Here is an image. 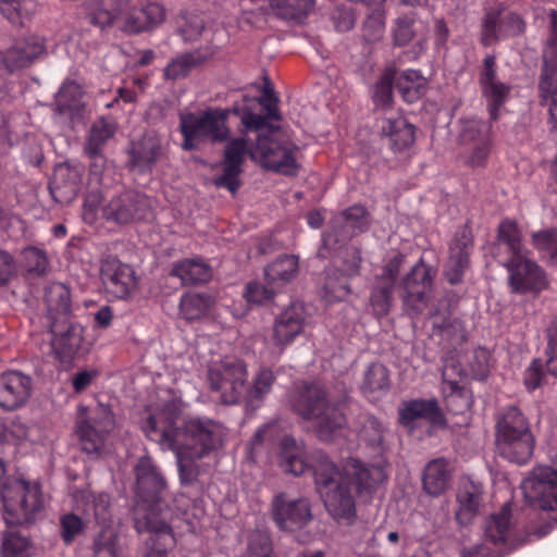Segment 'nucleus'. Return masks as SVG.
<instances>
[{"label":"nucleus","instance_id":"b1692460","mask_svg":"<svg viewBox=\"0 0 557 557\" xmlns=\"http://www.w3.org/2000/svg\"><path fill=\"white\" fill-rule=\"evenodd\" d=\"M32 379L20 371L0 375V407L12 411L22 407L30 397Z\"/></svg>","mask_w":557,"mask_h":557},{"label":"nucleus","instance_id":"c9c22d12","mask_svg":"<svg viewBox=\"0 0 557 557\" xmlns=\"http://www.w3.org/2000/svg\"><path fill=\"white\" fill-rule=\"evenodd\" d=\"M297 271L298 258L294 255H283L264 269V276L270 285L281 287L289 283Z\"/></svg>","mask_w":557,"mask_h":557},{"label":"nucleus","instance_id":"2f4dec72","mask_svg":"<svg viewBox=\"0 0 557 557\" xmlns=\"http://www.w3.org/2000/svg\"><path fill=\"white\" fill-rule=\"evenodd\" d=\"M171 275L178 277L183 285H195L207 283L212 277V270L203 259L191 258L175 262Z\"/></svg>","mask_w":557,"mask_h":557},{"label":"nucleus","instance_id":"7c9ffc66","mask_svg":"<svg viewBox=\"0 0 557 557\" xmlns=\"http://www.w3.org/2000/svg\"><path fill=\"white\" fill-rule=\"evenodd\" d=\"M49 324L54 321L66 322L71 309L70 289L62 283H51L45 292Z\"/></svg>","mask_w":557,"mask_h":557},{"label":"nucleus","instance_id":"58836bf2","mask_svg":"<svg viewBox=\"0 0 557 557\" xmlns=\"http://www.w3.org/2000/svg\"><path fill=\"white\" fill-rule=\"evenodd\" d=\"M469 243L463 239H455L449 248V260L446 264L445 276L450 284L461 281L463 272L469 263Z\"/></svg>","mask_w":557,"mask_h":557},{"label":"nucleus","instance_id":"6ab92c4d","mask_svg":"<svg viewBox=\"0 0 557 557\" xmlns=\"http://www.w3.org/2000/svg\"><path fill=\"white\" fill-rule=\"evenodd\" d=\"M524 23L519 14L507 9H491L482 21L480 41L488 47L507 37L521 34Z\"/></svg>","mask_w":557,"mask_h":557},{"label":"nucleus","instance_id":"8fccbe9b","mask_svg":"<svg viewBox=\"0 0 557 557\" xmlns=\"http://www.w3.org/2000/svg\"><path fill=\"white\" fill-rule=\"evenodd\" d=\"M202 60V55L198 52H186L177 55L164 69V76L173 81L185 77Z\"/></svg>","mask_w":557,"mask_h":557},{"label":"nucleus","instance_id":"bf43d9fd","mask_svg":"<svg viewBox=\"0 0 557 557\" xmlns=\"http://www.w3.org/2000/svg\"><path fill=\"white\" fill-rule=\"evenodd\" d=\"M86 527L87 522L73 512L60 517V534L66 545L72 544L85 531Z\"/></svg>","mask_w":557,"mask_h":557},{"label":"nucleus","instance_id":"f257e3e1","mask_svg":"<svg viewBox=\"0 0 557 557\" xmlns=\"http://www.w3.org/2000/svg\"><path fill=\"white\" fill-rule=\"evenodd\" d=\"M313 468L314 483L327 512L341 524L356 519V500L350 484L359 494L371 492L386 479L381 466H367L356 458L344 461L342 470L324 454H318Z\"/></svg>","mask_w":557,"mask_h":557},{"label":"nucleus","instance_id":"4be33fe9","mask_svg":"<svg viewBox=\"0 0 557 557\" xmlns=\"http://www.w3.org/2000/svg\"><path fill=\"white\" fill-rule=\"evenodd\" d=\"M244 104L236 108L242 123L247 129L260 131L268 126L269 121H280L277 99L273 94L265 91L258 98H244Z\"/></svg>","mask_w":557,"mask_h":557},{"label":"nucleus","instance_id":"aec40b11","mask_svg":"<svg viewBox=\"0 0 557 557\" xmlns=\"http://www.w3.org/2000/svg\"><path fill=\"white\" fill-rule=\"evenodd\" d=\"M479 84L483 97L486 99L491 120L498 119L500 107L508 100L511 85L502 82L497 76L496 58L487 54L483 59V67L480 72Z\"/></svg>","mask_w":557,"mask_h":557},{"label":"nucleus","instance_id":"864d4df0","mask_svg":"<svg viewBox=\"0 0 557 557\" xmlns=\"http://www.w3.org/2000/svg\"><path fill=\"white\" fill-rule=\"evenodd\" d=\"M396 77V71L392 67L386 69L375 85L373 100L376 107L387 109L393 102V83Z\"/></svg>","mask_w":557,"mask_h":557},{"label":"nucleus","instance_id":"680f3d73","mask_svg":"<svg viewBox=\"0 0 557 557\" xmlns=\"http://www.w3.org/2000/svg\"><path fill=\"white\" fill-rule=\"evenodd\" d=\"M393 289V285L376 280V284L370 298L372 309L376 315L382 317L388 313L391 309Z\"/></svg>","mask_w":557,"mask_h":557},{"label":"nucleus","instance_id":"20e7f679","mask_svg":"<svg viewBox=\"0 0 557 557\" xmlns=\"http://www.w3.org/2000/svg\"><path fill=\"white\" fill-rule=\"evenodd\" d=\"M292 406L305 420L314 422L322 441L332 440L346 425L342 403H330L323 388L315 384H304L292 398Z\"/></svg>","mask_w":557,"mask_h":557},{"label":"nucleus","instance_id":"f3484780","mask_svg":"<svg viewBox=\"0 0 557 557\" xmlns=\"http://www.w3.org/2000/svg\"><path fill=\"white\" fill-rule=\"evenodd\" d=\"M509 272V286L513 293H540L547 286L544 271L527 253L502 261Z\"/></svg>","mask_w":557,"mask_h":557},{"label":"nucleus","instance_id":"4468645a","mask_svg":"<svg viewBox=\"0 0 557 557\" xmlns=\"http://www.w3.org/2000/svg\"><path fill=\"white\" fill-rule=\"evenodd\" d=\"M272 517L282 531L296 532L307 527L313 519L311 505L307 498H288L276 495L272 500Z\"/></svg>","mask_w":557,"mask_h":557},{"label":"nucleus","instance_id":"37998d69","mask_svg":"<svg viewBox=\"0 0 557 557\" xmlns=\"http://www.w3.org/2000/svg\"><path fill=\"white\" fill-rule=\"evenodd\" d=\"M492 125L476 117L460 121L459 139L461 145H475L479 141L491 140Z\"/></svg>","mask_w":557,"mask_h":557},{"label":"nucleus","instance_id":"7ed1b4c3","mask_svg":"<svg viewBox=\"0 0 557 557\" xmlns=\"http://www.w3.org/2000/svg\"><path fill=\"white\" fill-rule=\"evenodd\" d=\"M136 503L134 527L138 533L153 532L164 540V545L173 544L174 536L168 523L170 510L164 504L166 482L150 457H141L135 466Z\"/></svg>","mask_w":557,"mask_h":557},{"label":"nucleus","instance_id":"e433bc0d","mask_svg":"<svg viewBox=\"0 0 557 557\" xmlns=\"http://www.w3.org/2000/svg\"><path fill=\"white\" fill-rule=\"evenodd\" d=\"M511 508L505 503L499 512L493 513L484 524V540L495 546L504 544L509 535Z\"/></svg>","mask_w":557,"mask_h":557},{"label":"nucleus","instance_id":"5701e85b","mask_svg":"<svg viewBox=\"0 0 557 557\" xmlns=\"http://www.w3.org/2000/svg\"><path fill=\"white\" fill-rule=\"evenodd\" d=\"M249 150L250 148H248L244 138H234L227 141L224 149L222 174L214 178L216 187H223L233 195L236 194L240 186L239 176L243 172V164L246 156L249 154Z\"/></svg>","mask_w":557,"mask_h":557},{"label":"nucleus","instance_id":"f704fd0d","mask_svg":"<svg viewBox=\"0 0 557 557\" xmlns=\"http://www.w3.org/2000/svg\"><path fill=\"white\" fill-rule=\"evenodd\" d=\"M81 498L84 500L87 505L91 506L95 520L102 524L103 528L99 535L97 536L96 541L101 536V534L104 531H110L114 535L115 544L120 549V555L122 554V548L117 543V536L114 533V531L108 525L111 522L112 519V512H111V498L110 495L107 493H98L95 494L92 492H82Z\"/></svg>","mask_w":557,"mask_h":557},{"label":"nucleus","instance_id":"338daca9","mask_svg":"<svg viewBox=\"0 0 557 557\" xmlns=\"http://www.w3.org/2000/svg\"><path fill=\"white\" fill-rule=\"evenodd\" d=\"M172 450L175 453V456H176L181 482L185 485L193 484L197 480V476H198V471L194 463V460L197 458L188 457L187 454H185L181 449H172Z\"/></svg>","mask_w":557,"mask_h":557},{"label":"nucleus","instance_id":"a19ab883","mask_svg":"<svg viewBox=\"0 0 557 557\" xmlns=\"http://www.w3.org/2000/svg\"><path fill=\"white\" fill-rule=\"evenodd\" d=\"M315 0H271V7L284 20L302 23L313 11Z\"/></svg>","mask_w":557,"mask_h":557},{"label":"nucleus","instance_id":"4d7b16f0","mask_svg":"<svg viewBox=\"0 0 557 557\" xmlns=\"http://www.w3.org/2000/svg\"><path fill=\"white\" fill-rule=\"evenodd\" d=\"M274 380V374L270 369L261 370L257 374L252 387L247 392L248 404L252 407L259 406L264 396L270 393Z\"/></svg>","mask_w":557,"mask_h":557},{"label":"nucleus","instance_id":"0eeeda50","mask_svg":"<svg viewBox=\"0 0 557 557\" xmlns=\"http://www.w3.org/2000/svg\"><path fill=\"white\" fill-rule=\"evenodd\" d=\"M230 111L210 108L199 113H181L180 129L183 135L182 148L186 151L196 150L201 143H224L230 137L226 125Z\"/></svg>","mask_w":557,"mask_h":557},{"label":"nucleus","instance_id":"473e14b6","mask_svg":"<svg viewBox=\"0 0 557 557\" xmlns=\"http://www.w3.org/2000/svg\"><path fill=\"white\" fill-rule=\"evenodd\" d=\"M114 124L104 119H100L92 124L88 141L85 146V153L95 161L91 165V171L94 173H97V162H102L101 147L114 135Z\"/></svg>","mask_w":557,"mask_h":557},{"label":"nucleus","instance_id":"69168bd1","mask_svg":"<svg viewBox=\"0 0 557 557\" xmlns=\"http://www.w3.org/2000/svg\"><path fill=\"white\" fill-rule=\"evenodd\" d=\"M272 542L270 535L263 531H255L249 537L247 557H271Z\"/></svg>","mask_w":557,"mask_h":557},{"label":"nucleus","instance_id":"13d9d810","mask_svg":"<svg viewBox=\"0 0 557 557\" xmlns=\"http://www.w3.org/2000/svg\"><path fill=\"white\" fill-rule=\"evenodd\" d=\"M33 0H0V12L12 24L22 23L33 9Z\"/></svg>","mask_w":557,"mask_h":557},{"label":"nucleus","instance_id":"4c0bfd02","mask_svg":"<svg viewBox=\"0 0 557 557\" xmlns=\"http://www.w3.org/2000/svg\"><path fill=\"white\" fill-rule=\"evenodd\" d=\"M449 479L447 462L444 459L432 460L423 472V488L429 495L438 496L448 487Z\"/></svg>","mask_w":557,"mask_h":557},{"label":"nucleus","instance_id":"5fc2aeb1","mask_svg":"<svg viewBox=\"0 0 557 557\" xmlns=\"http://www.w3.org/2000/svg\"><path fill=\"white\" fill-rule=\"evenodd\" d=\"M372 10L367 15L363 23L362 34L367 41L375 42L380 40L385 29V14L382 5H371Z\"/></svg>","mask_w":557,"mask_h":557},{"label":"nucleus","instance_id":"6e6d98bb","mask_svg":"<svg viewBox=\"0 0 557 557\" xmlns=\"http://www.w3.org/2000/svg\"><path fill=\"white\" fill-rule=\"evenodd\" d=\"M344 228L351 235L364 232L369 228V213L362 206H352L342 213Z\"/></svg>","mask_w":557,"mask_h":557},{"label":"nucleus","instance_id":"72a5a7b5","mask_svg":"<svg viewBox=\"0 0 557 557\" xmlns=\"http://www.w3.org/2000/svg\"><path fill=\"white\" fill-rule=\"evenodd\" d=\"M280 449V466L285 472L301 475L308 469L304 448L293 437H283Z\"/></svg>","mask_w":557,"mask_h":557},{"label":"nucleus","instance_id":"3c124183","mask_svg":"<svg viewBox=\"0 0 557 557\" xmlns=\"http://www.w3.org/2000/svg\"><path fill=\"white\" fill-rule=\"evenodd\" d=\"M81 100L82 89L75 82H64L55 95V104L61 113L79 110Z\"/></svg>","mask_w":557,"mask_h":557},{"label":"nucleus","instance_id":"cd10ccee","mask_svg":"<svg viewBox=\"0 0 557 557\" xmlns=\"http://www.w3.org/2000/svg\"><path fill=\"white\" fill-rule=\"evenodd\" d=\"M82 183V171L77 166L61 163L55 166L53 181L49 188L58 202H70L78 194Z\"/></svg>","mask_w":557,"mask_h":557},{"label":"nucleus","instance_id":"a878e982","mask_svg":"<svg viewBox=\"0 0 557 557\" xmlns=\"http://www.w3.org/2000/svg\"><path fill=\"white\" fill-rule=\"evenodd\" d=\"M307 320L302 304L294 302L278 314L273 325V341L278 347H286L301 334Z\"/></svg>","mask_w":557,"mask_h":557},{"label":"nucleus","instance_id":"0e129e2a","mask_svg":"<svg viewBox=\"0 0 557 557\" xmlns=\"http://www.w3.org/2000/svg\"><path fill=\"white\" fill-rule=\"evenodd\" d=\"M29 542L25 536L9 533L3 537V557H28Z\"/></svg>","mask_w":557,"mask_h":557},{"label":"nucleus","instance_id":"e2e57ef3","mask_svg":"<svg viewBox=\"0 0 557 557\" xmlns=\"http://www.w3.org/2000/svg\"><path fill=\"white\" fill-rule=\"evenodd\" d=\"M532 243L534 247L547 256L552 262H556L557 259V232L546 230L534 233L532 235Z\"/></svg>","mask_w":557,"mask_h":557},{"label":"nucleus","instance_id":"ea45409f","mask_svg":"<svg viewBox=\"0 0 557 557\" xmlns=\"http://www.w3.org/2000/svg\"><path fill=\"white\" fill-rule=\"evenodd\" d=\"M395 79L398 92L408 103H412L420 99L425 90L426 83L419 71H403L397 77H395Z\"/></svg>","mask_w":557,"mask_h":557},{"label":"nucleus","instance_id":"dca6fc26","mask_svg":"<svg viewBox=\"0 0 557 557\" xmlns=\"http://www.w3.org/2000/svg\"><path fill=\"white\" fill-rule=\"evenodd\" d=\"M127 165L136 173H150L164 158L165 147L162 138L154 132H147L131 141L127 148Z\"/></svg>","mask_w":557,"mask_h":557},{"label":"nucleus","instance_id":"412c9836","mask_svg":"<svg viewBox=\"0 0 557 557\" xmlns=\"http://www.w3.org/2000/svg\"><path fill=\"white\" fill-rule=\"evenodd\" d=\"M433 277L434 271L422 259L404 277L403 285L406 292L404 305L413 313H419L425 308Z\"/></svg>","mask_w":557,"mask_h":557},{"label":"nucleus","instance_id":"49530a36","mask_svg":"<svg viewBox=\"0 0 557 557\" xmlns=\"http://www.w3.org/2000/svg\"><path fill=\"white\" fill-rule=\"evenodd\" d=\"M497 244L499 247H505L510 253V258H520L521 255L527 253V250L521 244V235L517 224L512 221H503L498 226Z\"/></svg>","mask_w":557,"mask_h":557},{"label":"nucleus","instance_id":"2eb2a0df","mask_svg":"<svg viewBox=\"0 0 557 557\" xmlns=\"http://www.w3.org/2000/svg\"><path fill=\"white\" fill-rule=\"evenodd\" d=\"M46 52L45 39L39 35H27L15 39L8 48L0 50V67L14 73L32 65Z\"/></svg>","mask_w":557,"mask_h":557},{"label":"nucleus","instance_id":"bb28decb","mask_svg":"<svg viewBox=\"0 0 557 557\" xmlns=\"http://www.w3.org/2000/svg\"><path fill=\"white\" fill-rule=\"evenodd\" d=\"M456 521L460 525H468L481 513L484 507V488L480 482L463 481L456 495Z\"/></svg>","mask_w":557,"mask_h":557},{"label":"nucleus","instance_id":"1a4fd4ad","mask_svg":"<svg viewBox=\"0 0 557 557\" xmlns=\"http://www.w3.org/2000/svg\"><path fill=\"white\" fill-rule=\"evenodd\" d=\"M297 147L285 138L278 129L271 128L268 134H260L250 147L249 157L263 168L284 175H295L298 170Z\"/></svg>","mask_w":557,"mask_h":557},{"label":"nucleus","instance_id":"09e8293b","mask_svg":"<svg viewBox=\"0 0 557 557\" xmlns=\"http://www.w3.org/2000/svg\"><path fill=\"white\" fill-rule=\"evenodd\" d=\"M212 304L206 294L187 293L181 297L180 311L184 319L193 321L205 315Z\"/></svg>","mask_w":557,"mask_h":557},{"label":"nucleus","instance_id":"423d86ee","mask_svg":"<svg viewBox=\"0 0 557 557\" xmlns=\"http://www.w3.org/2000/svg\"><path fill=\"white\" fill-rule=\"evenodd\" d=\"M496 444L507 460L523 465L534 449V437L523 413L515 406L505 409L496 424Z\"/></svg>","mask_w":557,"mask_h":557},{"label":"nucleus","instance_id":"39448f33","mask_svg":"<svg viewBox=\"0 0 557 557\" xmlns=\"http://www.w3.org/2000/svg\"><path fill=\"white\" fill-rule=\"evenodd\" d=\"M165 18V9L158 2H147L139 7L131 0H103L94 15L95 24L104 27L117 24L128 34L148 32Z\"/></svg>","mask_w":557,"mask_h":557},{"label":"nucleus","instance_id":"c85d7f7f","mask_svg":"<svg viewBox=\"0 0 557 557\" xmlns=\"http://www.w3.org/2000/svg\"><path fill=\"white\" fill-rule=\"evenodd\" d=\"M423 419L435 425L445 424L444 414L437 401L432 399L406 400L399 408V421L403 425L411 426L414 421Z\"/></svg>","mask_w":557,"mask_h":557},{"label":"nucleus","instance_id":"9d476101","mask_svg":"<svg viewBox=\"0 0 557 557\" xmlns=\"http://www.w3.org/2000/svg\"><path fill=\"white\" fill-rule=\"evenodd\" d=\"M208 380L224 404H236L246 392V367L238 359L226 358L209 368Z\"/></svg>","mask_w":557,"mask_h":557},{"label":"nucleus","instance_id":"6e6552de","mask_svg":"<svg viewBox=\"0 0 557 557\" xmlns=\"http://www.w3.org/2000/svg\"><path fill=\"white\" fill-rule=\"evenodd\" d=\"M2 502L3 518L8 525H22L35 521L45 506L40 484L23 479L3 484Z\"/></svg>","mask_w":557,"mask_h":557},{"label":"nucleus","instance_id":"a18cd8bd","mask_svg":"<svg viewBox=\"0 0 557 557\" xmlns=\"http://www.w3.org/2000/svg\"><path fill=\"white\" fill-rule=\"evenodd\" d=\"M539 95L540 103L547 107L553 126L557 128V73L540 75Z\"/></svg>","mask_w":557,"mask_h":557},{"label":"nucleus","instance_id":"f8f14e48","mask_svg":"<svg viewBox=\"0 0 557 557\" xmlns=\"http://www.w3.org/2000/svg\"><path fill=\"white\" fill-rule=\"evenodd\" d=\"M154 201L144 193L123 189L102 207V216L117 224L146 220L151 215Z\"/></svg>","mask_w":557,"mask_h":557},{"label":"nucleus","instance_id":"a211bd4d","mask_svg":"<svg viewBox=\"0 0 557 557\" xmlns=\"http://www.w3.org/2000/svg\"><path fill=\"white\" fill-rule=\"evenodd\" d=\"M100 274L107 292L117 299L131 298L138 288L135 270L115 257L102 261Z\"/></svg>","mask_w":557,"mask_h":557},{"label":"nucleus","instance_id":"c03bdc74","mask_svg":"<svg viewBox=\"0 0 557 557\" xmlns=\"http://www.w3.org/2000/svg\"><path fill=\"white\" fill-rule=\"evenodd\" d=\"M389 389V374L385 366L371 363L364 372L362 391L367 396L385 394Z\"/></svg>","mask_w":557,"mask_h":557},{"label":"nucleus","instance_id":"9b49d317","mask_svg":"<svg viewBox=\"0 0 557 557\" xmlns=\"http://www.w3.org/2000/svg\"><path fill=\"white\" fill-rule=\"evenodd\" d=\"M554 457L557 459V446ZM521 488L530 505L546 510L550 519L557 521V469L548 466L536 467L523 480Z\"/></svg>","mask_w":557,"mask_h":557},{"label":"nucleus","instance_id":"de8ad7c7","mask_svg":"<svg viewBox=\"0 0 557 557\" xmlns=\"http://www.w3.org/2000/svg\"><path fill=\"white\" fill-rule=\"evenodd\" d=\"M463 370L460 366L446 361L442 370L443 392L449 403L461 398L465 400V406L468 407L469 401L466 392L460 387L458 380L455 377L460 376Z\"/></svg>","mask_w":557,"mask_h":557},{"label":"nucleus","instance_id":"052dcab7","mask_svg":"<svg viewBox=\"0 0 557 557\" xmlns=\"http://www.w3.org/2000/svg\"><path fill=\"white\" fill-rule=\"evenodd\" d=\"M26 271L33 276H41L47 273L49 261L44 250L36 247L25 248L22 252Z\"/></svg>","mask_w":557,"mask_h":557},{"label":"nucleus","instance_id":"774afa93","mask_svg":"<svg viewBox=\"0 0 557 557\" xmlns=\"http://www.w3.org/2000/svg\"><path fill=\"white\" fill-rule=\"evenodd\" d=\"M274 286L267 287L260 282H250L246 285L244 297L249 304L264 305L274 296Z\"/></svg>","mask_w":557,"mask_h":557},{"label":"nucleus","instance_id":"79ce46f5","mask_svg":"<svg viewBox=\"0 0 557 557\" xmlns=\"http://www.w3.org/2000/svg\"><path fill=\"white\" fill-rule=\"evenodd\" d=\"M422 23L413 12L399 15L392 28L393 41L395 46H407L419 34Z\"/></svg>","mask_w":557,"mask_h":557},{"label":"nucleus","instance_id":"f03ea898","mask_svg":"<svg viewBox=\"0 0 557 557\" xmlns=\"http://www.w3.org/2000/svg\"><path fill=\"white\" fill-rule=\"evenodd\" d=\"M147 436L168 449H181L188 457L205 458L222 446L224 428L208 418H190L183 429L175 425L173 414L157 413L144 425Z\"/></svg>","mask_w":557,"mask_h":557},{"label":"nucleus","instance_id":"c756f323","mask_svg":"<svg viewBox=\"0 0 557 557\" xmlns=\"http://www.w3.org/2000/svg\"><path fill=\"white\" fill-rule=\"evenodd\" d=\"M381 133L388 146L394 151H401L410 147L414 141V126L404 116L385 117L382 121Z\"/></svg>","mask_w":557,"mask_h":557},{"label":"nucleus","instance_id":"603ef678","mask_svg":"<svg viewBox=\"0 0 557 557\" xmlns=\"http://www.w3.org/2000/svg\"><path fill=\"white\" fill-rule=\"evenodd\" d=\"M176 23L177 33L185 42L198 40L205 29L202 17L194 13H183Z\"/></svg>","mask_w":557,"mask_h":557},{"label":"nucleus","instance_id":"ddd939ff","mask_svg":"<svg viewBox=\"0 0 557 557\" xmlns=\"http://www.w3.org/2000/svg\"><path fill=\"white\" fill-rule=\"evenodd\" d=\"M82 410L77 421V433L82 448L87 454L98 453L104 445L106 436L114 428V416L108 405L98 404L88 418Z\"/></svg>","mask_w":557,"mask_h":557},{"label":"nucleus","instance_id":"393cba45","mask_svg":"<svg viewBox=\"0 0 557 557\" xmlns=\"http://www.w3.org/2000/svg\"><path fill=\"white\" fill-rule=\"evenodd\" d=\"M52 334L51 347L55 356L62 361L74 358L83 341L84 329L81 324L54 321L49 324Z\"/></svg>","mask_w":557,"mask_h":557}]
</instances>
